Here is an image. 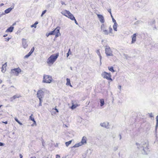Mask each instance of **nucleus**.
I'll return each instance as SVG.
<instances>
[{"mask_svg": "<svg viewBox=\"0 0 158 158\" xmlns=\"http://www.w3.org/2000/svg\"><path fill=\"white\" fill-rule=\"evenodd\" d=\"M137 148L142 151V152L143 154H147L149 152L148 147V144L147 141L142 142L140 143H136Z\"/></svg>", "mask_w": 158, "mask_h": 158, "instance_id": "1", "label": "nucleus"}, {"mask_svg": "<svg viewBox=\"0 0 158 158\" xmlns=\"http://www.w3.org/2000/svg\"><path fill=\"white\" fill-rule=\"evenodd\" d=\"M59 54L57 53L56 54L51 55L48 59L47 61V63L49 65L51 66L56 61L59 56Z\"/></svg>", "mask_w": 158, "mask_h": 158, "instance_id": "2", "label": "nucleus"}, {"mask_svg": "<svg viewBox=\"0 0 158 158\" xmlns=\"http://www.w3.org/2000/svg\"><path fill=\"white\" fill-rule=\"evenodd\" d=\"M101 29L102 31V33L104 35H108L109 33L111 34H112L113 30L110 26L109 28V31L107 30L106 26L104 24H102L101 27Z\"/></svg>", "mask_w": 158, "mask_h": 158, "instance_id": "3", "label": "nucleus"}, {"mask_svg": "<svg viewBox=\"0 0 158 158\" xmlns=\"http://www.w3.org/2000/svg\"><path fill=\"white\" fill-rule=\"evenodd\" d=\"M52 79V77L51 76L44 75L42 82L44 83H50Z\"/></svg>", "mask_w": 158, "mask_h": 158, "instance_id": "4", "label": "nucleus"}, {"mask_svg": "<svg viewBox=\"0 0 158 158\" xmlns=\"http://www.w3.org/2000/svg\"><path fill=\"white\" fill-rule=\"evenodd\" d=\"M49 35H55V37L57 38L60 35V28L57 27L54 30L49 33Z\"/></svg>", "mask_w": 158, "mask_h": 158, "instance_id": "5", "label": "nucleus"}, {"mask_svg": "<svg viewBox=\"0 0 158 158\" xmlns=\"http://www.w3.org/2000/svg\"><path fill=\"white\" fill-rule=\"evenodd\" d=\"M102 77L105 79H106L107 80L112 81L113 80L111 78V75L110 73H108L106 72H104L102 73Z\"/></svg>", "mask_w": 158, "mask_h": 158, "instance_id": "6", "label": "nucleus"}, {"mask_svg": "<svg viewBox=\"0 0 158 158\" xmlns=\"http://www.w3.org/2000/svg\"><path fill=\"white\" fill-rule=\"evenodd\" d=\"M47 91V90L44 88L39 90L37 92V97L43 98L44 93Z\"/></svg>", "mask_w": 158, "mask_h": 158, "instance_id": "7", "label": "nucleus"}, {"mask_svg": "<svg viewBox=\"0 0 158 158\" xmlns=\"http://www.w3.org/2000/svg\"><path fill=\"white\" fill-rule=\"evenodd\" d=\"M21 71V69L19 68L14 69H12L11 73L13 75L18 76L19 73Z\"/></svg>", "mask_w": 158, "mask_h": 158, "instance_id": "8", "label": "nucleus"}, {"mask_svg": "<svg viewBox=\"0 0 158 158\" xmlns=\"http://www.w3.org/2000/svg\"><path fill=\"white\" fill-rule=\"evenodd\" d=\"M61 13L70 19L73 15L69 11L67 10H64L62 11Z\"/></svg>", "mask_w": 158, "mask_h": 158, "instance_id": "9", "label": "nucleus"}, {"mask_svg": "<svg viewBox=\"0 0 158 158\" xmlns=\"http://www.w3.org/2000/svg\"><path fill=\"white\" fill-rule=\"evenodd\" d=\"M109 123L108 122H104L101 123L100 124V126L102 127H104L106 128H109Z\"/></svg>", "mask_w": 158, "mask_h": 158, "instance_id": "10", "label": "nucleus"}, {"mask_svg": "<svg viewBox=\"0 0 158 158\" xmlns=\"http://www.w3.org/2000/svg\"><path fill=\"white\" fill-rule=\"evenodd\" d=\"M22 41L23 47L24 48H26L28 46L26 40L23 38L22 39Z\"/></svg>", "mask_w": 158, "mask_h": 158, "instance_id": "11", "label": "nucleus"}, {"mask_svg": "<svg viewBox=\"0 0 158 158\" xmlns=\"http://www.w3.org/2000/svg\"><path fill=\"white\" fill-rule=\"evenodd\" d=\"M97 16L100 22L102 23H103L105 21L103 16L102 15L99 14H97Z\"/></svg>", "mask_w": 158, "mask_h": 158, "instance_id": "12", "label": "nucleus"}, {"mask_svg": "<svg viewBox=\"0 0 158 158\" xmlns=\"http://www.w3.org/2000/svg\"><path fill=\"white\" fill-rule=\"evenodd\" d=\"M136 34L135 33L133 34V35H132V41H131V43L133 44L136 41Z\"/></svg>", "mask_w": 158, "mask_h": 158, "instance_id": "13", "label": "nucleus"}, {"mask_svg": "<svg viewBox=\"0 0 158 158\" xmlns=\"http://www.w3.org/2000/svg\"><path fill=\"white\" fill-rule=\"evenodd\" d=\"M107 56H112L113 55L111 50H105Z\"/></svg>", "mask_w": 158, "mask_h": 158, "instance_id": "14", "label": "nucleus"}, {"mask_svg": "<svg viewBox=\"0 0 158 158\" xmlns=\"http://www.w3.org/2000/svg\"><path fill=\"white\" fill-rule=\"evenodd\" d=\"M86 139L87 138L86 137L83 136L82 137L81 141L80 142L81 143H82V145L86 143Z\"/></svg>", "mask_w": 158, "mask_h": 158, "instance_id": "15", "label": "nucleus"}, {"mask_svg": "<svg viewBox=\"0 0 158 158\" xmlns=\"http://www.w3.org/2000/svg\"><path fill=\"white\" fill-rule=\"evenodd\" d=\"M21 97V96L19 95H15L13 96L12 97H11L10 98V101L12 102L13 101V100L16 98H18Z\"/></svg>", "mask_w": 158, "mask_h": 158, "instance_id": "16", "label": "nucleus"}, {"mask_svg": "<svg viewBox=\"0 0 158 158\" xmlns=\"http://www.w3.org/2000/svg\"><path fill=\"white\" fill-rule=\"evenodd\" d=\"M7 66L6 63L3 64L2 67V71L3 73H5L6 70V66Z\"/></svg>", "mask_w": 158, "mask_h": 158, "instance_id": "17", "label": "nucleus"}, {"mask_svg": "<svg viewBox=\"0 0 158 158\" xmlns=\"http://www.w3.org/2000/svg\"><path fill=\"white\" fill-rule=\"evenodd\" d=\"M14 8V6H13V7H10V8H8L6 9L5 10V13H6V14H8V13H9V12H10L12 10V9H13Z\"/></svg>", "mask_w": 158, "mask_h": 158, "instance_id": "18", "label": "nucleus"}, {"mask_svg": "<svg viewBox=\"0 0 158 158\" xmlns=\"http://www.w3.org/2000/svg\"><path fill=\"white\" fill-rule=\"evenodd\" d=\"M34 50H31L28 54L25 56L24 58H28L33 53Z\"/></svg>", "mask_w": 158, "mask_h": 158, "instance_id": "19", "label": "nucleus"}, {"mask_svg": "<svg viewBox=\"0 0 158 158\" xmlns=\"http://www.w3.org/2000/svg\"><path fill=\"white\" fill-rule=\"evenodd\" d=\"M67 82L66 83V85H69L70 87H72V86L70 83V80L69 79H66Z\"/></svg>", "mask_w": 158, "mask_h": 158, "instance_id": "20", "label": "nucleus"}, {"mask_svg": "<svg viewBox=\"0 0 158 158\" xmlns=\"http://www.w3.org/2000/svg\"><path fill=\"white\" fill-rule=\"evenodd\" d=\"M96 52L97 53L98 55L99 56L100 59V64H101V59H102V56L100 55V52L98 50H97L96 51Z\"/></svg>", "mask_w": 158, "mask_h": 158, "instance_id": "21", "label": "nucleus"}, {"mask_svg": "<svg viewBox=\"0 0 158 158\" xmlns=\"http://www.w3.org/2000/svg\"><path fill=\"white\" fill-rule=\"evenodd\" d=\"M14 27H10L8 28L6 31V32H12L13 31V29H14Z\"/></svg>", "mask_w": 158, "mask_h": 158, "instance_id": "22", "label": "nucleus"}, {"mask_svg": "<svg viewBox=\"0 0 158 158\" xmlns=\"http://www.w3.org/2000/svg\"><path fill=\"white\" fill-rule=\"evenodd\" d=\"M82 143H81L80 142L77 143H76L75 144L74 146H73V148H77V147H79L80 146H82Z\"/></svg>", "mask_w": 158, "mask_h": 158, "instance_id": "23", "label": "nucleus"}, {"mask_svg": "<svg viewBox=\"0 0 158 158\" xmlns=\"http://www.w3.org/2000/svg\"><path fill=\"white\" fill-rule=\"evenodd\" d=\"M100 106H102L105 104L104 100L103 99H101L100 100Z\"/></svg>", "mask_w": 158, "mask_h": 158, "instance_id": "24", "label": "nucleus"}, {"mask_svg": "<svg viewBox=\"0 0 158 158\" xmlns=\"http://www.w3.org/2000/svg\"><path fill=\"white\" fill-rule=\"evenodd\" d=\"M118 26V24H114L113 26V28L114 30L115 31H117V27Z\"/></svg>", "mask_w": 158, "mask_h": 158, "instance_id": "25", "label": "nucleus"}, {"mask_svg": "<svg viewBox=\"0 0 158 158\" xmlns=\"http://www.w3.org/2000/svg\"><path fill=\"white\" fill-rule=\"evenodd\" d=\"M32 114L30 117V119L32 121H33L34 122V124L36 125V122L35 121V120L34 118L32 117Z\"/></svg>", "mask_w": 158, "mask_h": 158, "instance_id": "26", "label": "nucleus"}, {"mask_svg": "<svg viewBox=\"0 0 158 158\" xmlns=\"http://www.w3.org/2000/svg\"><path fill=\"white\" fill-rule=\"evenodd\" d=\"M70 19H71V20H74L75 21V23H76V24H77L78 23H77L76 21V20L75 17H74L73 15H72V16L70 18Z\"/></svg>", "mask_w": 158, "mask_h": 158, "instance_id": "27", "label": "nucleus"}, {"mask_svg": "<svg viewBox=\"0 0 158 158\" xmlns=\"http://www.w3.org/2000/svg\"><path fill=\"white\" fill-rule=\"evenodd\" d=\"M77 106H78L77 104H73L71 107V108L72 110H73L76 108Z\"/></svg>", "mask_w": 158, "mask_h": 158, "instance_id": "28", "label": "nucleus"}, {"mask_svg": "<svg viewBox=\"0 0 158 158\" xmlns=\"http://www.w3.org/2000/svg\"><path fill=\"white\" fill-rule=\"evenodd\" d=\"M72 142V140H70L68 142L65 143V145L67 147H68L69 144H70Z\"/></svg>", "mask_w": 158, "mask_h": 158, "instance_id": "29", "label": "nucleus"}, {"mask_svg": "<svg viewBox=\"0 0 158 158\" xmlns=\"http://www.w3.org/2000/svg\"><path fill=\"white\" fill-rule=\"evenodd\" d=\"M108 69L110 71L113 73L115 72L114 70L113 67H111L110 68L108 67Z\"/></svg>", "mask_w": 158, "mask_h": 158, "instance_id": "30", "label": "nucleus"}, {"mask_svg": "<svg viewBox=\"0 0 158 158\" xmlns=\"http://www.w3.org/2000/svg\"><path fill=\"white\" fill-rule=\"evenodd\" d=\"M15 121L16 122H17L20 125H22V124L20 122H19V120L17 118H15Z\"/></svg>", "mask_w": 158, "mask_h": 158, "instance_id": "31", "label": "nucleus"}, {"mask_svg": "<svg viewBox=\"0 0 158 158\" xmlns=\"http://www.w3.org/2000/svg\"><path fill=\"white\" fill-rule=\"evenodd\" d=\"M72 52L70 50H69L68 52L67 53V57L68 58L69 55H71Z\"/></svg>", "mask_w": 158, "mask_h": 158, "instance_id": "32", "label": "nucleus"}, {"mask_svg": "<svg viewBox=\"0 0 158 158\" xmlns=\"http://www.w3.org/2000/svg\"><path fill=\"white\" fill-rule=\"evenodd\" d=\"M118 149V147L116 146L113 148V150L114 151H116Z\"/></svg>", "mask_w": 158, "mask_h": 158, "instance_id": "33", "label": "nucleus"}, {"mask_svg": "<svg viewBox=\"0 0 158 158\" xmlns=\"http://www.w3.org/2000/svg\"><path fill=\"white\" fill-rule=\"evenodd\" d=\"M46 11H47L46 10H45L44 11H43L42 12V13L41 15V16L42 17L43 16V15H44L45 13L46 12Z\"/></svg>", "mask_w": 158, "mask_h": 158, "instance_id": "34", "label": "nucleus"}, {"mask_svg": "<svg viewBox=\"0 0 158 158\" xmlns=\"http://www.w3.org/2000/svg\"><path fill=\"white\" fill-rule=\"evenodd\" d=\"M113 22L114 23V24H116L117 23L116 22V21L115 19H114V18L112 19Z\"/></svg>", "mask_w": 158, "mask_h": 158, "instance_id": "35", "label": "nucleus"}, {"mask_svg": "<svg viewBox=\"0 0 158 158\" xmlns=\"http://www.w3.org/2000/svg\"><path fill=\"white\" fill-rule=\"evenodd\" d=\"M105 49L107 50V49H109L110 48L109 46H106L105 47Z\"/></svg>", "mask_w": 158, "mask_h": 158, "instance_id": "36", "label": "nucleus"}, {"mask_svg": "<svg viewBox=\"0 0 158 158\" xmlns=\"http://www.w3.org/2000/svg\"><path fill=\"white\" fill-rule=\"evenodd\" d=\"M31 27H35V28L36 27V26H35V24H33V25H31Z\"/></svg>", "mask_w": 158, "mask_h": 158, "instance_id": "37", "label": "nucleus"}, {"mask_svg": "<svg viewBox=\"0 0 158 158\" xmlns=\"http://www.w3.org/2000/svg\"><path fill=\"white\" fill-rule=\"evenodd\" d=\"M39 99V101H40V102H42V98H40V97H38Z\"/></svg>", "mask_w": 158, "mask_h": 158, "instance_id": "38", "label": "nucleus"}, {"mask_svg": "<svg viewBox=\"0 0 158 158\" xmlns=\"http://www.w3.org/2000/svg\"><path fill=\"white\" fill-rule=\"evenodd\" d=\"M10 39V38H8V37L6 38H5V41H8Z\"/></svg>", "mask_w": 158, "mask_h": 158, "instance_id": "39", "label": "nucleus"}, {"mask_svg": "<svg viewBox=\"0 0 158 158\" xmlns=\"http://www.w3.org/2000/svg\"><path fill=\"white\" fill-rule=\"evenodd\" d=\"M158 126V122H156V130L157 128V127Z\"/></svg>", "mask_w": 158, "mask_h": 158, "instance_id": "40", "label": "nucleus"}, {"mask_svg": "<svg viewBox=\"0 0 158 158\" xmlns=\"http://www.w3.org/2000/svg\"><path fill=\"white\" fill-rule=\"evenodd\" d=\"M149 116L151 117H153V115H152V113H149Z\"/></svg>", "mask_w": 158, "mask_h": 158, "instance_id": "41", "label": "nucleus"}, {"mask_svg": "<svg viewBox=\"0 0 158 158\" xmlns=\"http://www.w3.org/2000/svg\"><path fill=\"white\" fill-rule=\"evenodd\" d=\"M108 10V11L110 13V14H111V9H109Z\"/></svg>", "mask_w": 158, "mask_h": 158, "instance_id": "42", "label": "nucleus"}, {"mask_svg": "<svg viewBox=\"0 0 158 158\" xmlns=\"http://www.w3.org/2000/svg\"><path fill=\"white\" fill-rule=\"evenodd\" d=\"M53 109H54L55 110H56V111L57 112H59V111H58V109H56V108H55V109H54L53 108Z\"/></svg>", "mask_w": 158, "mask_h": 158, "instance_id": "43", "label": "nucleus"}, {"mask_svg": "<svg viewBox=\"0 0 158 158\" xmlns=\"http://www.w3.org/2000/svg\"><path fill=\"white\" fill-rule=\"evenodd\" d=\"M118 89H119L121 90V85H119L118 87Z\"/></svg>", "mask_w": 158, "mask_h": 158, "instance_id": "44", "label": "nucleus"}, {"mask_svg": "<svg viewBox=\"0 0 158 158\" xmlns=\"http://www.w3.org/2000/svg\"><path fill=\"white\" fill-rule=\"evenodd\" d=\"M4 145V144L1 142H0V146H3Z\"/></svg>", "mask_w": 158, "mask_h": 158, "instance_id": "45", "label": "nucleus"}, {"mask_svg": "<svg viewBox=\"0 0 158 158\" xmlns=\"http://www.w3.org/2000/svg\"><path fill=\"white\" fill-rule=\"evenodd\" d=\"M56 158H57V157L60 158V156L59 155L57 154L56 155Z\"/></svg>", "mask_w": 158, "mask_h": 158, "instance_id": "46", "label": "nucleus"}, {"mask_svg": "<svg viewBox=\"0 0 158 158\" xmlns=\"http://www.w3.org/2000/svg\"><path fill=\"white\" fill-rule=\"evenodd\" d=\"M156 122H158V115H157L156 118Z\"/></svg>", "mask_w": 158, "mask_h": 158, "instance_id": "47", "label": "nucleus"}, {"mask_svg": "<svg viewBox=\"0 0 158 158\" xmlns=\"http://www.w3.org/2000/svg\"><path fill=\"white\" fill-rule=\"evenodd\" d=\"M38 24V22H36L34 24H35V26H36V25Z\"/></svg>", "mask_w": 158, "mask_h": 158, "instance_id": "48", "label": "nucleus"}, {"mask_svg": "<svg viewBox=\"0 0 158 158\" xmlns=\"http://www.w3.org/2000/svg\"><path fill=\"white\" fill-rule=\"evenodd\" d=\"M19 156L20 157V158H23V156L21 154H20Z\"/></svg>", "mask_w": 158, "mask_h": 158, "instance_id": "49", "label": "nucleus"}, {"mask_svg": "<svg viewBox=\"0 0 158 158\" xmlns=\"http://www.w3.org/2000/svg\"><path fill=\"white\" fill-rule=\"evenodd\" d=\"M39 106H42V102H40L39 104Z\"/></svg>", "mask_w": 158, "mask_h": 158, "instance_id": "50", "label": "nucleus"}, {"mask_svg": "<svg viewBox=\"0 0 158 158\" xmlns=\"http://www.w3.org/2000/svg\"><path fill=\"white\" fill-rule=\"evenodd\" d=\"M2 123H5L6 124H7V121H6L5 122H2Z\"/></svg>", "mask_w": 158, "mask_h": 158, "instance_id": "51", "label": "nucleus"}, {"mask_svg": "<svg viewBox=\"0 0 158 158\" xmlns=\"http://www.w3.org/2000/svg\"><path fill=\"white\" fill-rule=\"evenodd\" d=\"M4 5V4L3 3H1L0 4V6H2Z\"/></svg>", "mask_w": 158, "mask_h": 158, "instance_id": "52", "label": "nucleus"}, {"mask_svg": "<svg viewBox=\"0 0 158 158\" xmlns=\"http://www.w3.org/2000/svg\"><path fill=\"white\" fill-rule=\"evenodd\" d=\"M110 15H111V17L112 19H113V18H114L112 15V14H110Z\"/></svg>", "mask_w": 158, "mask_h": 158, "instance_id": "53", "label": "nucleus"}, {"mask_svg": "<svg viewBox=\"0 0 158 158\" xmlns=\"http://www.w3.org/2000/svg\"><path fill=\"white\" fill-rule=\"evenodd\" d=\"M47 6L48 7H49L50 6V5H49V4H48V5Z\"/></svg>", "mask_w": 158, "mask_h": 158, "instance_id": "54", "label": "nucleus"}, {"mask_svg": "<svg viewBox=\"0 0 158 158\" xmlns=\"http://www.w3.org/2000/svg\"><path fill=\"white\" fill-rule=\"evenodd\" d=\"M49 35H49V33H48V34H46V35L47 37H48V36Z\"/></svg>", "mask_w": 158, "mask_h": 158, "instance_id": "55", "label": "nucleus"}, {"mask_svg": "<svg viewBox=\"0 0 158 158\" xmlns=\"http://www.w3.org/2000/svg\"><path fill=\"white\" fill-rule=\"evenodd\" d=\"M61 4L63 5L64 4V2H61Z\"/></svg>", "mask_w": 158, "mask_h": 158, "instance_id": "56", "label": "nucleus"}, {"mask_svg": "<svg viewBox=\"0 0 158 158\" xmlns=\"http://www.w3.org/2000/svg\"><path fill=\"white\" fill-rule=\"evenodd\" d=\"M7 35H4L3 36L4 37H6L7 36Z\"/></svg>", "mask_w": 158, "mask_h": 158, "instance_id": "57", "label": "nucleus"}, {"mask_svg": "<svg viewBox=\"0 0 158 158\" xmlns=\"http://www.w3.org/2000/svg\"><path fill=\"white\" fill-rule=\"evenodd\" d=\"M126 57L127 59H128V57H127V56H126Z\"/></svg>", "mask_w": 158, "mask_h": 158, "instance_id": "58", "label": "nucleus"}, {"mask_svg": "<svg viewBox=\"0 0 158 158\" xmlns=\"http://www.w3.org/2000/svg\"><path fill=\"white\" fill-rule=\"evenodd\" d=\"M31 49V50H32V49H34V47H33Z\"/></svg>", "mask_w": 158, "mask_h": 158, "instance_id": "59", "label": "nucleus"}, {"mask_svg": "<svg viewBox=\"0 0 158 158\" xmlns=\"http://www.w3.org/2000/svg\"><path fill=\"white\" fill-rule=\"evenodd\" d=\"M2 106V105H0V108L1 107V106Z\"/></svg>", "mask_w": 158, "mask_h": 158, "instance_id": "60", "label": "nucleus"}, {"mask_svg": "<svg viewBox=\"0 0 158 158\" xmlns=\"http://www.w3.org/2000/svg\"><path fill=\"white\" fill-rule=\"evenodd\" d=\"M15 24V23H14L13 24V25H14Z\"/></svg>", "mask_w": 158, "mask_h": 158, "instance_id": "61", "label": "nucleus"}, {"mask_svg": "<svg viewBox=\"0 0 158 158\" xmlns=\"http://www.w3.org/2000/svg\"><path fill=\"white\" fill-rule=\"evenodd\" d=\"M31 158H36V157H31Z\"/></svg>", "mask_w": 158, "mask_h": 158, "instance_id": "62", "label": "nucleus"}, {"mask_svg": "<svg viewBox=\"0 0 158 158\" xmlns=\"http://www.w3.org/2000/svg\"><path fill=\"white\" fill-rule=\"evenodd\" d=\"M42 145L43 146H44V143L43 142H42Z\"/></svg>", "mask_w": 158, "mask_h": 158, "instance_id": "63", "label": "nucleus"}, {"mask_svg": "<svg viewBox=\"0 0 158 158\" xmlns=\"http://www.w3.org/2000/svg\"><path fill=\"white\" fill-rule=\"evenodd\" d=\"M120 139H121V135H120Z\"/></svg>", "mask_w": 158, "mask_h": 158, "instance_id": "64", "label": "nucleus"}]
</instances>
